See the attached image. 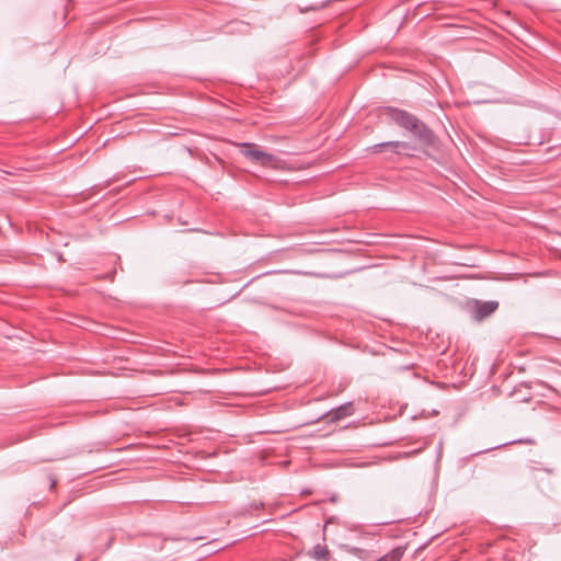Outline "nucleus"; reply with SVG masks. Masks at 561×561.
Here are the masks:
<instances>
[{"label": "nucleus", "instance_id": "obj_13", "mask_svg": "<svg viewBox=\"0 0 561 561\" xmlns=\"http://www.w3.org/2000/svg\"><path fill=\"white\" fill-rule=\"evenodd\" d=\"M497 308V304L493 301V306H492V309L493 311Z\"/></svg>", "mask_w": 561, "mask_h": 561}, {"label": "nucleus", "instance_id": "obj_3", "mask_svg": "<svg viewBox=\"0 0 561 561\" xmlns=\"http://www.w3.org/2000/svg\"><path fill=\"white\" fill-rule=\"evenodd\" d=\"M463 310L473 322L480 323L491 316V300L481 301L474 298L467 299L463 305Z\"/></svg>", "mask_w": 561, "mask_h": 561}, {"label": "nucleus", "instance_id": "obj_5", "mask_svg": "<svg viewBox=\"0 0 561 561\" xmlns=\"http://www.w3.org/2000/svg\"><path fill=\"white\" fill-rule=\"evenodd\" d=\"M413 149L414 147L410 142L400 140L379 142L368 148V150L374 153L390 151L394 154L407 153L409 150Z\"/></svg>", "mask_w": 561, "mask_h": 561}, {"label": "nucleus", "instance_id": "obj_8", "mask_svg": "<svg viewBox=\"0 0 561 561\" xmlns=\"http://www.w3.org/2000/svg\"><path fill=\"white\" fill-rule=\"evenodd\" d=\"M329 556V551L321 545H316L312 550V557L317 560H324Z\"/></svg>", "mask_w": 561, "mask_h": 561}, {"label": "nucleus", "instance_id": "obj_2", "mask_svg": "<svg viewBox=\"0 0 561 561\" xmlns=\"http://www.w3.org/2000/svg\"><path fill=\"white\" fill-rule=\"evenodd\" d=\"M241 153L251 160L252 162L259 163L262 167H270L276 161V157L270 152H266L253 142L240 144Z\"/></svg>", "mask_w": 561, "mask_h": 561}, {"label": "nucleus", "instance_id": "obj_6", "mask_svg": "<svg viewBox=\"0 0 561 561\" xmlns=\"http://www.w3.org/2000/svg\"><path fill=\"white\" fill-rule=\"evenodd\" d=\"M353 405L351 402L341 404L339 408L331 410L329 413L330 421H339L345 416H348L352 414Z\"/></svg>", "mask_w": 561, "mask_h": 561}, {"label": "nucleus", "instance_id": "obj_1", "mask_svg": "<svg viewBox=\"0 0 561 561\" xmlns=\"http://www.w3.org/2000/svg\"><path fill=\"white\" fill-rule=\"evenodd\" d=\"M386 114L394 124H397L400 128L404 129L412 136L421 121L412 113L392 106L386 108Z\"/></svg>", "mask_w": 561, "mask_h": 561}, {"label": "nucleus", "instance_id": "obj_10", "mask_svg": "<svg viewBox=\"0 0 561 561\" xmlns=\"http://www.w3.org/2000/svg\"><path fill=\"white\" fill-rule=\"evenodd\" d=\"M423 450V447H420V448H416V449H413L411 451H404L401 454V457L403 458H408L410 456H414V455H417L420 454L421 451Z\"/></svg>", "mask_w": 561, "mask_h": 561}, {"label": "nucleus", "instance_id": "obj_9", "mask_svg": "<svg viewBox=\"0 0 561 561\" xmlns=\"http://www.w3.org/2000/svg\"><path fill=\"white\" fill-rule=\"evenodd\" d=\"M323 7V3H314L312 5H310L309 8H302V7H299V11L301 13H305V12H308V11H316V10H319Z\"/></svg>", "mask_w": 561, "mask_h": 561}, {"label": "nucleus", "instance_id": "obj_4", "mask_svg": "<svg viewBox=\"0 0 561 561\" xmlns=\"http://www.w3.org/2000/svg\"><path fill=\"white\" fill-rule=\"evenodd\" d=\"M413 138L424 149L436 150L439 148V145H440V140H439L438 136L423 121H420V123L416 127V130L413 134Z\"/></svg>", "mask_w": 561, "mask_h": 561}, {"label": "nucleus", "instance_id": "obj_11", "mask_svg": "<svg viewBox=\"0 0 561 561\" xmlns=\"http://www.w3.org/2000/svg\"><path fill=\"white\" fill-rule=\"evenodd\" d=\"M350 551H352L354 554L358 553V552H362V550L359 548H352Z\"/></svg>", "mask_w": 561, "mask_h": 561}, {"label": "nucleus", "instance_id": "obj_12", "mask_svg": "<svg viewBox=\"0 0 561 561\" xmlns=\"http://www.w3.org/2000/svg\"><path fill=\"white\" fill-rule=\"evenodd\" d=\"M114 275H115V271H113V272L108 273V274H107V277H108L111 280H113Z\"/></svg>", "mask_w": 561, "mask_h": 561}, {"label": "nucleus", "instance_id": "obj_7", "mask_svg": "<svg viewBox=\"0 0 561 561\" xmlns=\"http://www.w3.org/2000/svg\"><path fill=\"white\" fill-rule=\"evenodd\" d=\"M404 551H405L404 546H398V547L393 548L391 551H389L388 553H386L385 556L377 559L376 561H400L404 554Z\"/></svg>", "mask_w": 561, "mask_h": 561}]
</instances>
